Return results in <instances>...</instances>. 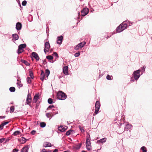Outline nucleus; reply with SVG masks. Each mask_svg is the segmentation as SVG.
Returning a JSON list of instances; mask_svg holds the SVG:
<instances>
[{"mask_svg":"<svg viewBox=\"0 0 152 152\" xmlns=\"http://www.w3.org/2000/svg\"><path fill=\"white\" fill-rule=\"evenodd\" d=\"M9 90L11 92H13L15 91V88L14 87H11L9 88Z\"/></svg>","mask_w":152,"mask_h":152,"instance_id":"26","label":"nucleus"},{"mask_svg":"<svg viewBox=\"0 0 152 152\" xmlns=\"http://www.w3.org/2000/svg\"><path fill=\"white\" fill-rule=\"evenodd\" d=\"M40 125L41 127L44 128L46 124L45 122H42L40 123Z\"/></svg>","mask_w":152,"mask_h":152,"instance_id":"27","label":"nucleus"},{"mask_svg":"<svg viewBox=\"0 0 152 152\" xmlns=\"http://www.w3.org/2000/svg\"><path fill=\"white\" fill-rule=\"evenodd\" d=\"M57 98L59 100H64L66 99L67 96L62 91H58L57 95Z\"/></svg>","mask_w":152,"mask_h":152,"instance_id":"2","label":"nucleus"},{"mask_svg":"<svg viewBox=\"0 0 152 152\" xmlns=\"http://www.w3.org/2000/svg\"><path fill=\"white\" fill-rule=\"evenodd\" d=\"M5 117V116H0V118H4Z\"/></svg>","mask_w":152,"mask_h":152,"instance_id":"60","label":"nucleus"},{"mask_svg":"<svg viewBox=\"0 0 152 152\" xmlns=\"http://www.w3.org/2000/svg\"><path fill=\"white\" fill-rule=\"evenodd\" d=\"M26 45L25 44H21L20 45L18 46V48H20L21 49H23L25 48L26 47Z\"/></svg>","mask_w":152,"mask_h":152,"instance_id":"24","label":"nucleus"},{"mask_svg":"<svg viewBox=\"0 0 152 152\" xmlns=\"http://www.w3.org/2000/svg\"><path fill=\"white\" fill-rule=\"evenodd\" d=\"M145 68L146 67L145 66H144L142 67H141L142 71H141L142 72L141 73V74L140 75H141L145 71Z\"/></svg>","mask_w":152,"mask_h":152,"instance_id":"28","label":"nucleus"},{"mask_svg":"<svg viewBox=\"0 0 152 152\" xmlns=\"http://www.w3.org/2000/svg\"><path fill=\"white\" fill-rule=\"evenodd\" d=\"M53 56H55L56 57L58 58V56L57 53L56 52H54L53 54Z\"/></svg>","mask_w":152,"mask_h":152,"instance_id":"43","label":"nucleus"},{"mask_svg":"<svg viewBox=\"0 0 152 152\" xmlns=\"http://www.w3.org/2000/svg\"><path fill=\"white\" fill-rule=\"evenodd\" d=\"M26 3H27V1H25V0L23 1L22 2V5L23 6H25L26 4Z\"/></svg>","mask_w":152,"mask_h":152,"instance_id":"44","label":"nucleus"},{"mask_svg":"<svg viewBox=\"0 0 152 152\" xmlns=\"http://www.w3.org/2000/svg\"><path fill=\"white\" fill-rule=\"evenodd\" d=\"M134 80H134V79L133 78V77H131V80H130V81L131 82H132L134 81Z\"/></svg>","mask_w":152,"mask_h":152,"instance_id":"54","label":"nucleus"},{"mask_svg":"<svg viewBox=\"0 0 152 152\" xmlns=\"http://www.w3.org/2000/svg\"><path fill=\"white\" fill-rule=\"evenodd\" d=\"M78 16L77 17V18L78 19H79V16H80V13L79 12H78Z\"/></svg>","mask_w":152,"mask_h":152,"instance_id":"61","label":"nucleus"},{"mask_svg":"<svg viewBox=\"0 0 152 152\" xmlns=\"http://www.w3.org/2000/svg\"><path fill=\"white\" fill-rule=\"evenodd\" d=\"M18 149H15L13 150L12 151L13 152H18Z\"/></svg>","mask_w":152,"mask_h":152,"instance_id":"53","label":"nucleus"},{"mask_svg":"<svg viewBox=\"0 0 152 152\" xmlns=\"http://www.w3.org/2000/svg\"><path fill=\"white\" fill-rule=\"evenodd\" d=\"M9 123V122L8 121H7V122H3L1 124H2V125H3V126H4L5 125H6L7 124H8V123Z\"/></svg>","mask_w":152,"mask_h":152,"instance_id":"48","label":"nucleus"},{"mask_svg":"<svg viewBox=\"0 0 152 152\" xmlns=\"http://www.w3.org/2000/svg\"><path fill=\"white\" fill-rule=\"evenodd\" d=\"M63 39V37L62 36L58 37L56 42L57 44L59 45L61 44L62 43Z\"/></svg>","mask_w":152,"mask_h":152,"instance_id":"7","label":"nucleus"},{"mask_svg":"<svg viewBox=\"0 0 152 152\" xmlns=\"http://www.w3.org/2000/svg\"><path fill=\"white\" fill-rule=\"evenodd\" d=\"M82 144L81 143H80L76 145L74 147L75 149L76 150L79 149L80 148Z\"/></svg>","mask_w":152,"mask_h":152,"instance_id":"19","label":"nucleus"},{"mask_svg":"<svg viewBox=\"0 0 152 152\" xmlns=\"http://www.w3.org/2000/svg\"><path fill=\"white\" fill-rule=\"evenodd\" d=\"M88 12V9L87 8H85L81 10V16H84L87 15Z\"/></svg>","mask_w":152,"mask_h":152,"instance_id":"5","label":"nucleus"},{"mask_svg":"<svg viewBox=\"0 0 152 152\" xmlns=\"http://www.w3.org/2000/svg\"><path fill=\"white\" fill-rule=\"evenodd\" d=\"M99 109L96 108H95V111L94 114V113H95V114H97L98 113V112L99 110Z\"/></svg>","mask_w":152,"mask_h":152,"instance_id":"46","label":"nucleus"},{"mask_svg":"<svg viewBox=\"0 0 152 152\" xmlns=\"http://www.w3.org/2000/svg\"><path fill=\"white\" fill-rule=\"evenodd\" d=\"M82 152H86V151L83 150L82 151Z\"/></svg>","mask_w":152,"mask_h":152,"instance_id":"63","label":"nucleus"},{"mask_svg":"<svg viewBox=\"0 0 152 152\" xmlns=\"http://www.w3.org/2000/svg\"><path fill=\"white\" fill-rule=\"evenodd\" d=\"M36 132V131L34 130L31 131V134L34 135L35 134Z\"/></svg>","mask_w":152,"mask_h":152,"instance_id":"51","label":"nucleus"},{"mask_svg":"<svg viewBox=\"0 0 152 152\" xmlns=\"http://www.w3.org/2000/svg\"><path fill=\"white\" fill-rule=\"evenodd\" d=\"M5 140L4 138H3L0 139V143H2Z\"/></svg>","mask_w":152,"mask_h":152,"instance_id":"50","label":"nucleus"},{"mask_svg":"<svg viewBox=\"0 0 152 152\" xmlns=\"http://www.w3.org/2000/svg\"><path fill=\"white\" fill-rule=\"evenodd\" d=\"M35 107H36V109H37L38 108L37 104H36Z\"/></svg>","mask_w":152,"mask_h":152,"instance_id":"62","label":"nucleus"},{"mask_svg":"<svg viewBox=\"0 0 152 152\" xmlns=\"http://www.w3.org/2000/svg\"><path fill=\"white\" fill-rule=\"evenodd\" d=\"M54 107L53 105H50L49 106L48 108H47V110H48L49 109H51L53 108Z\"/></svg>","mask_w":152,"mask_h":152,"instance_id":"47","label":"nucleus"},{"mask_svg":"<svg viewBox=\"0 0 152 152\" xmlns=\"http://www.w3.org/2000/svg\"><path fill=\"white\" fill-rule=\"evenodd\" d=\"M26 139L25 138L23 137H22V144H24L26 142Z\"/></svg>","mask_w":152,"mask_h":152,"instance_id":"39","label":"nucleus"},{"mask_svg":"<svg viewBox=\"0 0 152 152\" xmlns=\"http://www.w3.org/2000/svg\"><path fill=\"white\" fill-rule=\"evenodd\" d=\"M46 115L48 118H49L50 117V120L51 118L53 116V115H52V114H50V113H46Z\"/></svg>","mask_w":152,"mask_h":152,"instance_id":"25","label":"nucleus"},{"mask_svg":"<svg viewBox=\"0 0 152 152\" xmlns=\"http://www.w3.org/2000/svg\"><path fill=\"white\" fill-rule=\"evenodd\" d=\"M29 76H30V78L33 79L34 77V75L32 72L31 71H30L29 72Z\"/></svg>","mask_w":152,"mask_h":152,"instance_id":"31","label":"nucleus"},{"mask_svg":"<svg viewBox=\"0 0 152 152\" xmlns=\"http://www.w3.org/2000/svg\"><path fill=\"white\" fill-rule=\"evenodd\" d=\"M54 111V109L53 110H52V112H51V113H50V114H52V115H56L58 113V111H56V112H54L53 111Z\"/></svg>","mask_w":152,"mask_h":152,"instance_id":"40","label":"nucleus"},{"mask_svg":"<svg viewBox=\"0 0 152 152\" xmlns=\"http://www.w3.org/2000/svg\"><path fill=\"white\" fill-rule=\"evenodd\" d=\"M50 47V45L49 42H46L45 44V48L49 50Z\"/></svg>","mask_w":152,"mask_h":152,"instance_id":"17","label":"nucleus"},{"mask_svg":"<svg viewBox=\"0 0 152 152\" xmlns=\"http://www.w3.org/2000/svg\"><path fill=\"white\" fill-rule=\"evenodd\" d=\"M53 99L50 98L48 99V103L50 104H52L53 103Z\"/></svg>","mask_w":152,"mask_h":152,"instance_id":"35","label":"nucleus"},{"mask_svg":"<svg viewBox=\"0 0 152 152\" xmlns=\"http://www.w3.org/2000/svg\"><path fill=\"white\" fill-rule=\"evenodd\" d=\"M32 57L34 58L37 61H38L39 59V57L38 54L36 52H33L31 54Z\"/></svg>","mask_w":152,"mask_h":152,"instance_id":"8","label":"nucleus"},{"mask_svg":"<svg viewBox=\"0 0 152 152\" xmlns=\"http://www.w3.org/2000/svg\"><path fill=\"white\" fill-rule=\"evenodd\" d=\"M48 50L46 49H45V48H44V52L45 53H46V52H48Z\"/></svg>","mask_w":152,"mask_h":152,"instance_id":"55","label":"nucleus"},{"mask_svg":"<svg viewBox=\"0 0 152 152\" xmlns=\"http://www.w3.org/2000/svg\"><path fill=\"white\" fill-rule=\"evenodd\" d=\"M12 41L14 42L16 40H18L19 38V36L16 34H12Z\"/></svg>","mask_w":152,"mask_h":152,"instance_id":"10","label":"nucleus"},{"mask_svg":"<svg viewBox=\"0 0 152 152\" xmlns=\"http://www.w3.org/2000/svg\"><path fill=\"white\" fill-rule=\"evenodd\" d=\"M126 22H127V21H125L117 27L116 31L117 32H120L126 28L128 25Z\"/></svg>","mask_w":152,"mask_h":152,"instance_id":"1","label":"nucleus"},{"mask_svg":"<svg viewBox=\"0 0 152 152\" xmlns=\"http://www.w3.org/2000/svg\"><path fill=\"white\" fill-rule=\"evenodd\" d=\"M72 130H69L67 131L66 133V135L67 136L69 135L71 133V132H72Z\"/></svg>","mask_w":152,"mask_h":152,"instance_id":"37","label":"nucleus"},{"mask_svg":"<svg viewBox=\"0 0 152 152\" xmlns=\"http://www.w3.org/2000/svg\"><path fill=\"white\" fill-rule=\"evenodd\" d=\"M106 78L109 80H112L113 79V77L112 76L107 75L106 77Z\"/></svg>","mask_w":152,"mask_h":152,"instance_id":"29","label":"nucleus"},{"mask_svg":"<svg viewBox=\"0 0 152 152\" xmlns=\"http://www.w3.org/2000/svg\"><path fill=\"white\" fill-rule=\"evenodd\" d=\"M21 62L24 63L26 66H29L30 65V64L27 61L21 59L20 61Z\"/></svg>","mask_w":152,"mask_h":152,"instance_id":"21","label":"nucleus"},{"mask_svg":"<svg viewBox=\"0 0 152 152\" xmlns=\"http://www.w3.org/2000/svg\"><path fill=\"white\" fill-rule=\"evenodd\" d=\"M43 146L45 148L51 147V144L50 142H45L43 144Z\"/></svg>","mask_w":152,"mask_h":152,"instance_id":"18","label":"nucleus"},{"mask_svg":"<svg viewBox=\"0 0 152 152\" xmlns=\"http://www.w3.org/2000/svg\"><path fill=\"white\" fill-rule=\"evenodd\" d=\"M10 112H13L14 111V108L13 107H10Z\"/></svg>","mask_w":152,"mask_h":152,"instance_id":"49","label":"nucleus"},{"mask_svg":"<svg viewBox=\"0 0 152 152\" xmlns=\"http://www.w3.org/2000/svg\"><path fill=\"white\" fill-rule=\"evenodd\" d=\"M47 63V62H46V60H44L43 61V63L44 64H45V63Z\"/></svg>","mask_w":152,"mask_h":152,"instance_id":"59","label":"nucleus"},{"mask_svg":"<svg viewBox=\"0 0 152 152\" xmlns=\"http://www.w3.org/2000/svg\"><path fill=\"white\" fill-rule=\"evenodd\" d=\"M132 127V126L131 124H127L125 125L124 128V130L125 131H128L131 129Z\"/></svg>","mask_w":152,"mask_h":152,"instance_id":"15","label":"nucleus"},{"mask_svg":"<svg viewBox=\"0 0 152 152\" xmlns=\"http://www.w3.org/2000/svg\"><path fill=\"white\" fill-rule=\"evenodd\" d=\"M27 82L28 84H31V78L29 77H28L27 78Z\"/></svg>","mask_w":152,"mask_h":152,"instance_id":"30","label":"nucleus"},{"mask_svg":"<svg viewBox=\"0 0 152 152\" xmlns=\"http://www.w3.org/2000/svg\"><path fill=\"white\" fill-rule=\"evenodd\" d=\"M41 72L40 77V78L42 81H43L44 79L47 80V78L46 79V78H45V74L44 72L42 70H41Z\"/></svg>","mask_w":152,"mask_h":152,"instance_id":"12","label":"nucleus"},{"mask_svg":"<svg viewBox=\"0 0 152 152\" xmlns=\"http://www.w3.org/2000/svg\"><path fill=\"white\" fill-rule=\"evenodd\" d=\"M81 48L80 47V46L78 44L74 48V49L75 50H78L80 48Z\"/></svg>","mask_w":152,"mask_h":152,"instance_id":"42","label":"nucleus"},{"mask_svg":"<svg viewBox=\"0 0 152 152\" xmlns=\"http://www.w3.org/2000/svg\"><path fill=\"white\" fill-rule=\"evenodd\" d=\"M107 138L105 137L102 138L97 140L96 142V143L98 144H100L101 143H103L105 142L107 140Z\"/></svg>","mask_w":152,"mask_h":152,"instance_id":"11","label":"nucleus"},{"mask_svg":"<svg viewBox=\"0 0 152 152\" xmlns=\"http://www.w3.org/2000/svg\"><path fill=\"white\" fill-rule=\"evenodd\" d=\"M23 49H22L20 48H18L17 50V53L18 54H19L20 53H22L23 52Z\"/></svg>","mask_w":152,"mask_h":152,"instance_id":"33","label":"nucleus"},{"mask_svg":"<svg viewBox=\"0 0 152 152\" xmlns=\"http://www.w3.org/2000/svg\"><path fill=\"white\" fill-rule=\"evenodd\" d=\"M141 149L143 151V152H146L147 150L145 146H142L141 148Z\"/></svg>","mask_w":152,"mask_h":152,"instance_id":"38","label":"nucleus"},{"mask_svg":"<svg viewBox=\"0 0 152 152\" xmlns=\"http://www.w3.org/2000/svg\"><path fill=\"white\" fill-rule=\"evenodd\" d=\"M68 68V67L67 66H65L63 68V73L66 75H69Z\"/></svg>","mask_w":152,"mask_h":152,"instance_id":"9","label":"nucleus"},{"mask_svg":"<svg viewBox=\"0 0 152 152\" xmlns=\"http://www.w3.org/2000/svg\"><path fill=\"white\" fill-rule=\"evenodd\" d=\"M3 126L2 124L0 125V130H1L3 129Z\"/></svg>","mask_w":152,"mask_h":152,"instance_id":"52","label":"nucleus"},{"mask_svg":"<svg viewBox=\"0 0 152 152\" xmlns=\"http://www.w3.org/2000/svg\"><path fill=\"white\" fill-rule=\"evenodd\" d=\"M45 73L47 74V76L46 77L48 78V77L50 74V70L48 69H47L45 70Z\"/></svg>","mask_w":152,"mask_h":152,"instance_id":"32","label":"nucleus"},{"mask_svg":"<svg viewBox=\"0 0 152 152\" xmlns=\"http://www.w3.org/2000/svg\"><path fill=\"white\" fill-rule=\"evenodd\" d=\"M29 148L28 146H26L23 148L21 150V152H28Z\"/></svg>","mask_w":152,"mask_h":152,"instance_id":"16","label":"nucleus"},{"mask_svg":"<svg viewBox=\"0 0 152 152\" xmlns=\"http://www.w3.org/2000/svg\"><path fill=\"white\" fill-rule=\"evenodd\" d=\"M32 100V99L31 96V94L30 93H28V94L26 101V103L27 104H28L29 105H30L29 104L30 103H31V101Z\"/></svg>","mask_w":152,"mask_h":152,"instance_id":"6","label":"nucleus"},{"mask_svg":"<svg viewBox=\"0 0 152 152\" xmlns=\"http://www.w3.org/2000/svg\"><path fill=\"white\" fill-rule=\"evenodd\" d=\"M42 152H47V151L44 148L42 149Z\"/></svg>","mask_w":152,"mask_h":152,"instance_id":"56","label":"nucleus"},{"mask_svg":"<svg viewBox=\"0 0 152 152\" xmlns=\"http://www.w3.org/2000/svg\"><path fill=\"white\" fill-rule=\"evenodd\" d=\"M20 133V132L19 131H17L14 132L13 134L15 135H17L19 134Z\"/></svg>","mask_w":152,"mask_h":152,"instance_id":"41","label":"nucleus"},{"mask_svg":"<svg viewBox=\"0 0 152 152\" xmlns=\"http://www.w3.org/2000/svg\"><path fill=\"white\" fill-rule=\"evenodd\" d=\"M86 42H83L78 44V45H79V46H80L81 48H82L84 47V46L86 45Z\"/></svg>","mask_w":152,"mask_h":152,"instance_id":"23","label":"nucleus"},{"mask_svg":"<svg viewBox=\"0 0 152 152\" xmlns=\"http://www.w3.org/2000/svg\"><path fill=\"white\" fill-rule=\"evenodd\" d=\"M58 152V150L57 149H54L53 152Z\"/></svg>","mask_w":152,"mask_h":152,"instance_id":"58","label":"nucleus"},{"mask_svg":"<svg viewBox=\"0 0 152 152\" xmlns=\"http://www.w3.org/2000/svg\"><path fill=\"white\" fill-rule=\"evenodd\" d=\"M80 52L78 51L77 53H75L74 54V56L75 57H78L80 55Z\"/></svg>","mask_w":152,"mask_h":152,"instance_id":"36","label":"nucleus"},{"mask_svg":"<svg viewBox=\"0 0 152 152\" xmlns=\"http://www.w3.org/2000/svg\"><path fill=\"white\" fill-rule=\"evenodd\" d=\"M86 149L88 151L91 150V143L90 139L88 138H87L86 140Z\"/></svg>","mask_w":152,"mask_h":152,"instance_id":"4","label":"nucleus"},{"mask_svg":"<svg viewBox=\"0 0 152 152\" xmlns=\"http://www.w3.org/2000/svg\"><path fill=\"white\" fill-rule=\"evenodd\" d=\"M18 85L20 87H22L23 86V85L22 84H19L18 83H17Z\"/></svg>","mask_w":152,"mask_h":152,"instance_id":"57","label":"nucleus"},{"mask_svg":"<svg viewBox=\"0 0 152 152\" xmlns=\"http://www.w3.org/2000/svg\"><path fill=\"white\" fill-rule=\"evenodd\" d=\"M22 24L18 22L16 23V29L17 30H20L22 28Z\"/></svg>","mask_w":152,"mask_h":152,"instance_id":"14","label":"nucleus"},{"mask_svg":"<svg viewBox=\"0 0 152 152\" xmlns=\"http://www.w3.org/2000/svg\"><path fill=\"white\" fill-rule=\"evenodd\" d=\"M141 70L138 69L135 71L133 74V77H134V80H137L140 77V72Z\"/></svg>","mask_w":152,"mask_h":152,"instance_id":"3","label":"nucleus"},{"mask_svg":"<svg viewBox=\"0 0 152 152\" xmlns=\"http://www.w3.org/2000/svg\"><path fill=\"white\" fill-rule=\"evenodd\" d=\"M58 130L60 132H64L65 131L66 129H65L63 126H60L58 128Z\"/></svg>","mask_w":152,"mask_h":152,"instance_id":"20","label":"nucleus"},{"mask_svg":"<svg viewBox=\"0 0 152 152\" xmlns=\"http://www.w3.org/2000/svg\"><path fill=\"white\" fill-rule=\"evenodd\" d=\"M46 58L48 60H52L53 59V57L51 55L48 56Z\"/></svg>","mask_w":152,"mask_h":152,"instance_id":"34","label":"nucleus"},{"mask_svg":"<svg viewBox=\"0 0 152 152\" xmlns=\"http://www.w3.org/2000/svg\"><path fill=\"white\" fill-rule=\"evenodd\" d=\"M79 129H80V131L81 132H82L83 133L85 132L84 130V129L83 127H82L80 126Z\"/></svg>","mask_w":152,"mask_h":152,"instance_id":"45","label":"nucleus"},{"mask_svg":"<svg viewBox=\"0 0 152 152\" xmlns=\"http://www.w3.org/2000/svg\"><path fill=\"white\" fill-rule=\"evenodd\" d=\"M100 106V105L99 101H96L95 105V108L99 109Z\"/></svg>","mask_w":152,"mask_h":152,"instance_id":"22","label":"nucleus"},{"mask_svg":"<svg viewBox=\"0 0 152 152\" xmlns=\"http://www.w3.org/2000/svg\"><path fill=\"white\" fill-rule=\"evenodd\" d=\"M39 93L36 94L34 97L33 100V102L34 103H36L39 99Z\"/></svg>","mask_w":152,"mask_h":152,"instance_id":"13","label":"nucleus"}]
</instances>
